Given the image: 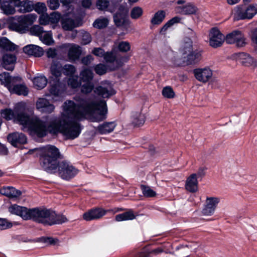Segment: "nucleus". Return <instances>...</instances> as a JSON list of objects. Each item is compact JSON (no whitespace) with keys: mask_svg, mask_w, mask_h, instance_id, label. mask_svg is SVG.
I'll return each instance as SVG.
<instances>
[{"mask_svg":"<svg viewBox=\"0 0 257 257\" xmlns=\"http://www.w3.org/2000/svg\"><path fill=\"white\" fill-rule=\"evenodd\" d=\"M76 103L67 100L63 105V112L59 117L47 116L44 120L32 119L20 105L16 120L27 128L30 135L39 138L46 136L48 133L56 135L61 133L68 139H74L81 133L82 127L79 122L87 115H91V120L100 122L107 117L106 101H96L94 97L77 95L74 97Z\"/></svg>","mask_w":257,"mask_h":257,"instance_id":"nucleus-1","label":"nucleus"},{"mask_svg":"<svg viewBox=\"0 0 257 257\" xmlns=\"http://www.w3.org/2000/svg\"><path fill=\"white\" fill-rule=\"evenodd\" d=\"M59 149L53 145H47L43 148L40 157L42 167L46 172L54 173L58 171L60 176L63 179L68 180L74 177L78 173V170L70 162L63 161Z\"/></svg>","mask_w":257,"mask_h":257,"instance_id":"nucleus-2","label":"nucleus"},{"mask_svg":"<svg viewBox=\"0 0 257 257\" xmlns=\"http://www.w3.org/2000/svg\"><path fill=\"white\" fill-rule=\"evenodd\" d=\"M37 17L34 14L11 17L8 20L9 28L11 30L24 33L36 20Z\"/></svg>","mask_w":257,"mask_h":257,"instance_id":"nucleus-3","label":"nucleus"},{"mask_svg":"<svg viewBox=\"0 0 257 257\" xmlns=\"http://www.w3.org/2000/svg\"><path fill=\"white\" fill-rule=\"evenodd\" d=\"M52 211V210L47 208H30L29 220L32 219L35 222L49 225Z\"/></svg>","mask_w":257,"mask_h":257,"instance_id":"nucleus-4","label":"nucleus"},{"mask_svg":"<svg viewBox=\"0 0 257 257\" xmlns=\"http://www.w3.org/2000/svg\"><path fill=\"white\" fill-rule=\"evenodd\" d=\"M103 58L107 63L112 64L110 69L115 70L121 67L124 62H126L129 59V56H121L118 52L112 49L111 51L106 52Z\"/></svg>","mask_w":257,"mask_h":257,"instance_id":"nucleus-5","label":"nucleus"},{"mask_svg":"<svg viewBox=\"0 0 257 257\" xmlns=\"http://www.w3.org/2000/svg\"><path fill=\"white\" fill-rule=\"evenodd\" d=\"M257 13V5H249L247 7L237 6L234 8V19L235 20L250 19Z\"/></svg>","mask_w":257,"mask_h":257,"instance_id":"nucleus-6","label":"nucleus"},{"mask_svg":"<svg viewBox=\"0 0 257 257\" xmlns=\"http://www.w3.org/2000/svg\"><path fill=\"white\" fill-rule=\"evenodd\" d=\"M128 9L127 7H121L113 15V22L117 27H124L129 24Z\"/></svg>","mask_w":257,"mask_h":257,"instance_id":"nucleus-7","label":"nucleus"},{"mask_svg":"<svg viewBox=\"0 0 257 257\" xmlns=\"http://www.w3.org/2000/svg\"><path fill=\"white\" fill-rule=\"evenodd\" d=\"M176 4L178 5L175 8L177 13L182 15H190L196 14L198 11L197 8L192 3L186 4L184 0H177Z\"/></svg>","mask_w":257,"mask_h":257,"instance_id":"nucleus-8","label":"nucleus"},{"mask_svg":"<svg viewBox=\"0 0 257 257\" xmlns=\"http://www.w3.org/2000/svg\"><path fill=\"white\" fill-rule=\"evenodd\" d=\"M225 41L227 44H235L237 47H242L246 44L244 36L239 31H234L227 35Z\"/></svg>","mask_w":257,"mask_h":257,"instance_id":"nucleus-9","label":"nucleus"},{"mask_svg":"<svg viewBox=\"0 0 257 257\" xmlns=\"http://www.w3.org/2000/svg\"><path fill=\"white\" fill-rule=\"evenodd\" d=\"M209 37V44L213 48L221 46L224 41V36L216 28L211 29Z\"/></svg>","mask_w":257,"mask_h":257,"instance_id":"nucleus-10","label":"nucleus"},{"mask_svg":"<svg viewBox=\"0 0 257 257\" xmlns=\"http://www.w3.org/2000/svg\"><path fill=\"white\" fill-rule=\"evenodd\" d=\"M220 202V198L215 197H207L206 204L202 210V213L204 215H212Z\"/></svg>","mask_w":257,"mask_h":257,"instance_id":"nucleus-11","label":"nucleus"},{"mask_svg":"<svg viewBox=\"0 0 257 257\" xmlns=\"http://www.w3.org/2000/svg\"><path fill=\"white\" fill-rule=\"evenodd\" d=\"M107 211L101 208H92L83 213V218L87 221L98 219L105 215Z\"/></svg>","mask_w":257,"mask_h":257,"instance_id":"nucleus-12","label":"nucleus"},{"mask_svg":"<svg viewBox=\"0 0 257 257\" xmlns=\"http://www.w3.org/2000/svg\"><path fill=\"white\" fill-rule=\"evenodd\" d=\"M13 2L17 9L18 12L20 13H27L34 10V3L29 0H19L18 1H11Z\"/></svg>","mask_w":257,"mask_h":257,"instance_id":"nucleus-13","label":"nucleus"},{"mask_svg":"<svg viewBox=\"0 0 257 257\" xmlns=\"http://www.w3.org/2000/svg\"><path fill=\"white\" fill-rule=\"evenodd\" d=\"M7 139L8 142L15 147H18L20 145L25 144L27 141L26 136L24 134L18 132L9 134Z\"/></svg>","mask_w":257,"mask_h":257,"instance_id":"nucleus-14","label":"nucleus"},{"mask_svg":"<svg viewBox=\"0 0 257 257\" xmlns=\"http://www.w3.org/2000/svg\"><path fill=\"white\" fill-rule=\"evenodd\" d=\"M9 211L13 214L21 216L24 220H29V210L27 207L21 206L17 204L11 205L9 208Z\"/></svg>","mask_w":257,"mask_h":257,"instance_id":"nucleus-15","label":"nucleus"},{"mask_svg":"<svg viewBox=\"0 0 257 257\" xmlns=\"http://www.w3.org/2000/svg\"><path fill=\"white\" fill-rule=\"evenodd\" d=\"M36 106L39 111L46 113H51L55 109V106L45 98H39L36 102Z\"/></svg>","mask_w":257,"mask_h":257,"instance_id":"nucleus-16","label":"nucleus"},{"mask_svg":"<svg viewBox=\"0 0 257 257\" xmlns=\"http://www.w3.org/2000/svg\"><path fill=\"white\" fill-rule=\"evenodd\" d=\"M50 84L49 91L52 95L59 96L65 91V86L60 80L51 81Z\"/></svg>","mask_w":257,"mask_h":257,"instance_id":"nucleus-17","label":"nucleus"},{"mask_svg":"<svg viewBox=\"0 0 257 257\" xmlns=\"http://www.w3.org/2000/svg\"><path fill=\"white\" fill-rule=\"evenodd\" d=\"M22 80V78L20 76L12 77L8 72L0 74L1 83L4 85L8 89H10L12 84L14 83H20Z\"/></svg>","mask_w":257,"mask_h":257,"instance_id":"nucleus-18","label":"nucleus"},{"mask_svg":"<svg viewBox=\"0 0 257 257\" xmlns=\"http://www.w3.org/2000/svg\"><path fill=\"white\" fill-rule=\"evenodd\" d=\"M195 78L199 81L206 82L212 76V71L209 68L196 69L194 70Z\"/></svg>","mask_w":257,"mask_h":257,"instance_id":"nucleus-19","label":"nucleus"},{"mask_svg":"<svg viewBox=\"0 0 257 257\" xmlns=\"http://www.w3.org/2000/svg\"><path fill=\"white\" fill-rule=\"evenodd\" d=\"M23 51L29 56L40 57L44 54L43 49L37 45L29 44L23 48Z\"/></svg>","mask_w":257,"mask_h":257,"instance_id":"nucleus-20","label":"nucleus"},{"mask_svg":"<svg viewBox=\"0 0 257 257\" xmlns=\"http://www.w3.org/2000/svg\"><path fill=\"white\" fill-rule=\"evenodd\" d=\"M94 91L98 95L104 98H109L115 94V90L110 85L98 86L95 88Z\"/></svg>","mask_w":257,"mask_h":257,"instance_id":"nucleus-21","label":"nucleus"},{"mask_svg":"<svg viewBox=\"0 0 257 257\" xmlns=\"http://www.w3.org/2000/svg\"><path fill=\"white\" fill-rule=\"evenodd\" d=\"M16 60L17 57L15 54H5L3 56L2 64L5 69L12 71L14 69Z\"/></svg>","mask_w":257,"mask_h":257,"instance_id":"nucleus-22","label":"nucleus"},{"mask_svg":"<svg viewBox=\"0 0 257 257\" xmlns=\"http://www.w3.org/2000/svg\"><path fill=\"white\" fill-rule=\"evenodd\" d=\"M0 193L10 198H18L22 194L20 190L12 186H4L0 190Z\"/></svg>","mask_w":257,"mask_h":257,"instance_id":"nucleus-23","label":"nucleus"},{"mask_svg":"<svg viewBox=\"0 0 257 257\" xmlns=\"http://www.w3.org/2000/svg\"><path fill=\"white\" fill-rule=\"evenodd\" d=\"M60 15L58 13H53L50 16L42 14L40 16L39 21L41 25H47L50 22L56 23L59 21Z\"/></svg>","mask_w":257,"mask_h":257,"instance_id":"nucleus-24","label":"nucleus"},{"mask_svg":"<svg viewBox=\"0 0 257 257\" xmlns=\"http://www.w3.org/2000/svg\"><path fill=\"white\" fill-rule=\"evenodd\" d=\"M185 188L192 193L196 192L198 190V181L196 174H192L188 177L185 184Z\"/></svg>","mask_w":257,"mask_h":257,"instance_id":"nucleus-25","label":"nucleus"},{"mask_svg":"<svg viewBox=\"0 0 257 257\" xmlns=\"http://www.w3.org/2000/svg\"><path fill=\"white\" fill-rule=\"evenodd\" d=\"M116 126L115 121L104 122L97 126L96 131L101 135L107 134L112 132Z\"/></svg>","mask_w":257,"mask_h":257,"instance_id":"nucleus-26","label":"nucleus"},{"mask_svg":"<svg viewBox=\"0 0 257 257\" xmlns=\"http://www.w3.org/2000/svg\"><path fill=\"white\" fill-rule=\"evenodd\" d=\"M61 23L63 29L65 31H71L79 26L75 20L67 16H64L62 18Z\"/></svg>","mask_w":257,"mask_h":257,"instance_id":"nucleus-27","label":"nucleus"},{"mask_svg":"<svg viewBox=\"0 0 257 257\" xmlns=\"http://www.w3.org/2000/svg\"><path fill=\"white\" fill-rule=\"evenodd\" d=\"M12 93H15L19 95H23L27 96L29 90L27 86L24 84H17V83L12 84L11 88L8 89Z\"/></svg>","mask_w":257,"mask_h":257,"instance_id":"nucleus-28","label":"nucleus"},{"mask_svg":"<svg viewBox=\"0 0 257 257\" xmlns=\"http://www.w3.org/2000/svg\"><path fill=\"white\" fill-rule=\"evenodd\" d=\"M62 65L58 61H53L50 66L52 75L55 77V80H60L63 73Z\"/></svg>","mask_w":257,"mask_h":257,"instance_id":"nucleus-29","label":"nucleus"},{"mask_svg":"<svg viewBox=\"0 0 257 257\" xmlns=\"http://www.w3.org/2000/svg\"><path fill=\"white\" fill-rule=\"evenodd\" d=\"M81 54L80 47L76 45H72L68 52V57L70 62H74L79 59Z\"/></svg>","mask_w":257,"mask_h":257,"instance_id":"nucleus-30","label":"nucleus"},{"mask_svg":"<svg viewBox=\"0 0 257 257\" xmlns=\"http://www.w3.org/2000/svg\"><path fill=\"white\" fill-rule=\"evenodd\" d=\"M20 105V104H17L15 107L14 110L8 108L2 110V116L7 120L14 119L15 121Z\"/></svg>","mask_w":257,"mask_h":257,"instance_id":"nucleus-31","label":"nucleus"},{"mask_svg":"<svg viewBox=\"0 0 257 257\" xmlns=\"http://www.w3.org/2000/svg\"><path fill=\"white\" fill-rule=\"evenodd\" d=\"M201 56V51L198 50L189 52L186 60L187 64L192 65L197 63L200 60Z\"/></svg>","mask_w":257,"mask_h":257,"instance_id":"nucleus-32","label":"nucleus"},{"mask_svg":"<svg viewBox=\"0 0 257 257\" xmlns=\"http://www.w3.org/2000/svg\"><path fill=\"white\" fill-rule=\"evenodd\" d=\"M68 221L67 217L63 214H57L55 211H52L49 225L60 224Z\"/></svg>","mask_w":257,"mask_h":257,"instance_id":"nucleus-33","label":"nucleus"},{"mask_svg":"<svg viewBox=\"0 0 257 257\" xmlns=\"http://www.w3.org/2000/svg\"><path fill=\"white\" fill-rule=\"evenodd\" d=\"M166 12L164 10H159L156 12L150 20L153 26L160 25L165 20Z\"/></svg>","mask_w":257,"mask_h":257,"instance_id":"nucleus-34","label":"nucleus"},{"mask_svg":"<svg viewBox=\"0 0 257 257\" xmlns=\"http://www.w3.org/2000/svg\"><path fill=\"white\" fill-rule=\"evenodd\" d=\"M236 56L238 60L243 65L249 66L253 65L254 60L249 55L245 53H239Z\"/></svg>","mask_w":257,"mask_h":257,"instance_id":"nucleus-35","label":"nucleus"},{"mask_svg":"<svg viewBox=\"0 0 257 257\" xmlns=\"http://www.w3.org/2000/svg\"><path fill=\"white\" fill-rule=\"evenodd\" d=\"M181 18L179 16H176L170 20H169L166 23H165L163 26L161 28L160 30V34L161 35H166V31L167 30L174 25L175 24L180 23L181 21Z\"/></svg>","mask_w":257,"mask_h":257,"instance_id":"nucleus-36","label":"nucleus"},{"mask_svg":"<svg viewBox=\"0 0 257 257\" xmlns=\"http://www.w3.org/2000/svg\"><path fill=\"white\" fill-rule=\"evenodd\" d=\"M136 217L133 210L130 209L127 211L116 215L115 216V219L116 221L132 220L135 219Z\"/></svg>","mask_w":257,"mask_h":257,"instance_id":"nucleus-37","label":"nucleus"},{"mask_svg":"<svg viewBox=\"0 0 257 257\" xmlns=\"http://www.w3.org/2000/svg\"><path fill=\"white\" fill-rule=\"evenodd\" d=\"M17 45L11 42L6 37L0 38V48L7 51H14L17 49Z\"/></svg>","mask_w":257,"mask_h":257,"instance_id":"nucleus-38","label":"nucleus"},{"mask_svg":"<svg viewBox=\"0 0 257 257\" xmlns=\"http://www.w3.org/2000/svg\"><path fill=\"white\" fill-rule=\"evenodd\" d=\"M80 80L83 82H92L93 78L92 71L88 68L83 69L80 73Z\"/></svg>","mask_w":257,"mask_h":257,"instance_id":"nucleus-39","label":"nucleus"},{"mask_svg":"<svg viewBox=\"0 0 257 257\" xmlns=\"http://www.w3.org/2000/svg\"><path fill=\"white\" fill-rule=\"evenodd\" d=\"M121 7H127L125 3H122V0H110L108 11L114 13L116 10H119Z\"/></svg>","mask_w":257,"mask_h":257,"instance_id":"nucleus-40","label":"nucleus"},{"mask_svg":"<svg viewBox=\"0 0 257 257\" xmlns=\"http://www.w3.org/2000/svg\"><path fill=\"white\" fill-rule=\"evenodd\" d=\"M48 80L45 76H40L34 78L33 83L38 89L44 88L47 85Z\"/></svg>","mask_w":257,"mask_h":257,"instance_id":"nucleus-41","label":"nucleus"},{"mask_svg":"<svg viewBox=\"0 0 257 257\" xmlns=\"http://www.w3.org/2000/svg\"><path fill=\"white\" fill-rule=\"evenodd\" d=\"M145 121V117L141 113L136 112L132 115V123L136 126L143 125Z\"/></svg>","mask_w":257,"mask_h":257,"instance_id":"nucleus-42","label":"nucleus"},{"mask_svg":"<svg viewBox=\"0 0 257 257\" xmlns=\"http://www.w3.org/2000/svg\"><path fill=\"white\" fill-rule=\"evenodd\" d=\"M1 7L4 14L7 15H13L16 12L15 7L12 6L9 2H4Z\"/></svg>","mask_w":257,"mask_h":257,"instance_id":"nucleus-43","label":"nucleus"},{"mask_svg":"<svg viewBox=\"0 0 257 257\" xmlns=\"http://www.w3.org/2000/svg\"><path fill=\"white\" fill-rule=\"evenodd\" d=\"M67 83L71 88L75 89L81 86V80H79L78 76H72L68 79Z\"/></svg>","mask_w":257,"mask_h":257,"instance_id":"nucleus-44","label":"nucleus"},{"mask_svg":"<svg viewBox=\"0 0 257 257\" xmlns=\"http://www.w3.org/2000/svg\"><path fill=\"white\" fill-rule=\"evenodd\" d=\"M108 20L105 18L96 19L93 23V26L97 29H103L107 26Z\"/></svg>","mask_w":257,"mask_h":257,"instance_id":"nucleus-45","label":"nucleus"},{"mask_svg":"<svg viewBox=\"0 0 257 257\" xmlns=\"http://www.w3.org/2000/svg\"><path fill=\"white\" fill-rule=\"evenodd\" d=\"M143 10L139 6L134 7L131 11L130 16L132 19L137 20L142 17Z\"/></svg>","mask_w":257,"mask_h":257,"instance_id":"nucleus-46","label":"nucleus"},{"mask_svg":"<svg viewBox=\"0 0 257 257\" xmlns=\"http://www.w3.org/2000/svg\"><path fill=\"white\" fill-rule=\"evenodd\" d=\"M141 189L142 193L145 197H153L156 195V192L152 189L149 186L141 185Z\"/></svg>","mask_w":257,"mask_h":257,"instance_id":"nucleus-47","label":"nucleus"},{"mask_svg":"<svg viewBox=\"0 0 257 257\" xmlns=\"http://www.w3.org/2000/svg\"><path fill=\"white\" fill-rule=\"evenodd\" d=\"M62 68L63 73L67 76H73L76 72L75 66L71 64H65Z\"/></svg>","mask_w":257,"mask_h":257,"instance_id":"nucleus-48","label":"nucleus"},{"mask_svg":"<svg viewBox=\"0 0 257 257\" xmlns=\"http://www.w3.org/2000/svg\"><path fill=\"white\" fill-rule=\"evenodd\" d=\"M40 38L42 42L47 45H51L53 42L51 31L43 33L40 36Z\"/></svg>","mask_w":257,"mask_h":257,"instance_id":"nucleus-49","label":"nucleus"},{"mask_svg":"<svg viewBox=\"0 0 257 257\" xmlns=\"http://www.w3.org/2000/svg\"><path fill=\"white\" fill-rule=\"evenodd\" d=\"M94 85L92 82H85L81 85V92L83 94H88L92 92L94 89Z\"/></svg>","mask_w":257,"mask_h":257,"instance_id":"nucleus-50","label":"nucleus"},{"mask_svg":"<svg viewBox=\"0 0 257 257\" xmlns=\"http://www.w3.org/2000/svg\"><path fill=\"white\" fill-rule=\"evenodd\" d=\"M109 1L108 0H97L96 2V7L101 11H108Z\"/></svg>","mask_w":257,"mask_h":257,"instance_id":"nucleus-51","label":"nucleus"},{"mask_svg":"<svg viewBox=\"0 0 257 257\" xmlns=\"http://www.w3.org/2000/svg\"><path fill=\"white\" fill-rule=\"evenodd\" d=\"M162 95L167 98H173L175 97V92L170 86H166L162 90Z\"/></svg>","mask_w":257,"mask_h":257,"instance_id":"nucleus-52","label":"nucleus"},{"mask_svg":"<svg viewBox=\"0 0 257 257\" xmlns=\"http://www.w3.org/2000/svg\"><path fill=\"white\" fill-rule=\"evenodd\" d=\"M118 50L121 52H127L131 49V45L127 41H121L117 46Z\"/></svg>","mask_w":257,"mask_h":257,"instance_id":"nucleus-53","label":"nucleus"},{"mask_svg":"<svg viewBox=\"0 0 257 257\" xmlns=\"http://www.w3.org/2000/svg\"><path fill=\"white\" fill-rule=\"evenodd\" d=\"M31 33L39 37L45 32L43 27L40 25H34L31 28Z\"/></svg>","mask_w":257,"mask_h":257,"instance_id":"nucleus-54","label":"nucleus"},{"mask_svg":"<svg viewBox=\"0 0 257 257\" xmlns=\"http://www.w3.org/2000/svg\"><path fill=\"white\" fill-rule=\"evenodd\" d=\"M34 10L39 14H43L47 10L46 5L43 3L34 4Z\"/></svg>","mask_w":257,"mask_h":257,"instance_id":"nucleus-55","label":"nucleus"},{"mask_svg":"<svg viewBox=\"0 0 257 257\" xmlns=\"http://www.w3.org/2000/svg\"><path fill=\"white\" fill-rule=\"evenodd\" d=\"M192 42L189 38H187L183 45V54H187L193 51Z\"/></svg>","mask_w":257,"mask_h":257,"instance_id":"nucleus-56","label":"nucleus"},{"mask_svg":"<svg viewBox=\"0 0 257 257\" xmlns=\"http://www.w3.org/2000/svg\"><path fill=\"white\" fill-rule=\"evenodd\" d=\"M94 71L97 74L102 75L106 72V67L102 64H98L94 67Z\"/></svg>","mask_w":257,"mask_h":257,"instance_id":"nucleus-57","label":"nucleus"},{"mask_svg":"<svg viewBox=\"0 0 257 257\" xmlns=\"http://www.w3.org/2000/svg\"><path fill=\"white\" fill-rule=\"evenodd\" d=\"M12 227V223L6 219L0 218V230H4Z\"/></svg>","mask_w":257,"mask_h":257,"instance_id":"nucleus-58","label":"nucleus"},{"mask_svg":"<svg viewBox=\"0 0 257 257\" xmlns=\"http://www.w3.org/2000/svg\"><path fill=\"white\" fill-rule=\"evenodd\" d=\"M47 5L50 9L55 10L60 6L59 0H47Z\"/></svg>","mask_w":257,"mask_h":257,"instance_id":"nucleus-59","label":"nucleus"},{"mask_svg":"<svg viewBox=\"0 0 257 257\" xmlns=\"http://www.w3.org/2000/svg\"><path fill=\"white\" fill-rule=\"evenodd\" d=\"M105 53L104 50L101 48H94L92 51L93 54L99 57L104 58Z\"/></svg>","mask_w":257,"mask_h":257,"instance_id":"nucleus-60","label":"nucleus"},{"mask_svg":"<svg viewBox=\"0 0 257 257\" xmlns=\"http://www.w3.org/2000/svg\"><path fill=\"white\" fill-rule=\"evenodd\" d=\"M93 60V57L91 55H88L81 59V63L85 65H88Z\"/></svg>","mask_w":257,"mask_h":257,"instance_id":"nucleus-61","label":"nucleus"},{"mask_svg":"<svg viewBox=\"0 0 257 257\" xmlns=\"http://www.w3.org/2000/svg\"><path fill=\"white\" fill-rule=\"evenodd\" d=\"M176 250L183 249V251L184 252H186L185 253H184L183 255V257L189 256L188 252L187 251L189 249V246L188 245H180L177 246L176 248Z\"/></svg>","mask_w":257,"mask_h":257,"instance_id":"nucleus-62","label":"nucleus"},{"mask_svg":"<svg viewBox=\"0 0 257 257\" xmlns=\"http://www.w3.org/2000/svg\"><path fill=\"white\" fill-rule=\"evenodd\" d=\"M251 40L253 43L257 45V28L251 31Z\"/></svg>","mask_w":257,"mask_h":257,"instance_id":"nucleus-63","label":"nucleus"},{"mask_svg":"<svg viewBox=\"0 0 257 257\" xmlns=\"http://www.w3.org/2000/svg\"><path fill=\"white\" fill-rule=\"evenodd\" d=\"M43 240L44 242L48 243L49 244H55L58 241L57 239H54L51 237H44Z\"/></svg>","mask_w":257,"mask_h":257,"instance_id":"nucleus-64","label":"nucleus"}]
</instances>
